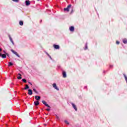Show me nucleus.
<instances>
[{"mask_svg": "<svg viewBox=\"0 0 127 127\" xmlns=\"http://www.w3.org/2000/svg\"><path fill=\"white\" fill-rule=\"evenodd\" d=\"M71 6H72V5L71 4H69L67 6V7L66 8H64V11L68 12L70 8H71Z\"/></svg>", "mask_w": 127, "mask_h": 127, "instance_id": "nucleus-1", "label": "nucleus"}, {"mask_svg": "<svg viewBox=\"0 0 127 127\" xmlns=\"http://www.w3.org/2000/svg\"><path fill=\"white\" fill-rule=\"evenodd\" d=\"M11 51L13 53V54H15L16 56H17V57H20V56H19V55L17 54V52H15L14 50H11Z\"/></svg>", "mask_w": 127, "mask_h": 127, "instance_id": "nucleus-2", "label": "nucleus"}, {"mask_svg": "<svg viewBox=\"0 0 127 127\" xmlns=\"http://www.w3.org/2000/svg\"><path fill=\"white\" fill-rule=\"evenodd\" d=\"M53 88H54V89L57 90V91H59V88H58V87H57L56 83H53Z\"/></svg>", "mask_w": 127, "mask_h": 127, "instance_id": "nucleus-3", "label": "nucleus"}, {"mask_svg": "<svg viewBox=\"0 0 127 127\" xmlns=\"http://www.w3.org/2000/svg\"><path fill=\"white\" fill-rule=\"evenodd\" d=\"M42 103H43V104L44 105H45V106H46V107H47L48 108H50V106H49V105L47 104V103H46V102H45V101L43 100L42 101Z\"/></svg>", "mask_w": 127, "mask_h": 127, "instance_id": "nucleus-4", "label": "nucleus"}, {"mask_svg": "<svg viewBox=\"0 0 127 127\" xmlns=\"http://www.w3.org/2000/svg\"><path fill=\"white\" fill-rule=\"evenodd\" d=\"M71 104L72 106V108H73V109L75 110V111H76V112H77V107L76 106V105L73 103H71Z\"/></svg>", "mask_w": 127, "mask_h": 127, "instance_id": "nucleus-5", "label": "nucleus"}, {"mask_svg": "<svg viewBox=\"0 0 127 127\" xmlns=\"http://www.w3.org/2000/svg\"><path fill=\"white\" fill-rule=\"evenodd\" d=\"M8 37L9 38V40H10V42H11L12 44H13V45H14V43L13 42V41L12 40V38H11V37L10 36V35H8Z\"/></svg>", "mask_w": 127, "mask_h": 127, "instance_id": "nucleus-6", "label": "nucleus"}, {"mask_svg": "<svg viewBox=\"0 0 127 127\" xmlns=\"http://www.w3.org/2000/svg\"><path fill=\"white\" fill-rule=\"evenodd\" d=\"M53 46L55 49H60V46H59V45H58L55 44L53 45Z\"/></svg>", "mask_w": 127, "mask_h": 127, "instance_id": "nucleus-7", "label": "nucleus"}, {"mask_svg": "<svg viewBox=\"0 0 127 127\" xmlns=\"http://www.w3.org/2000/svg\"><path fill=\"white\" fill-rule=\"evenodd\" d=\"M41 97L39 96H35V99L37 101H38L40 100Z\"/></svg>", "mask_w": 127, "mask_h": 127, "instance_id": "nucleus-8", "label": "nucleus"}, {"mask_svg": "<svg viewBox=\"0 0 127 127\" xmlns=\"http://www.w3.org/2000/svg\"><path fill=\"white\" fill-rule=\"evenodd\" d=\"M69 30L71 32H73V31H74V30H75V28L73 26H71L69 27Z\"/></svg>", "mask_w": 127, "mask_h": 127, "instance_id": "nucleus-9", "label": "nucleus"}, {"mask_svg": "<svg viewBox=\"0 0 127 127\" xmlns=\"http://www.w3.org/2000/svg\"><path fill=\"white\" fill-rule=\"evenodd\" d=\"M28 94L30 96H31V95H32V90H31V89H28Z\"/></svg>", "mask_w": 127, "mask_h": 127, "instance_id": "nucleus-10", "label": "nucleus"}, {"mask_svg": "<svg viewBox=\"0 0 127 127\" xmlns=\"http://www.w3.org/2000/svg\"><path fill=\"white\" fill-rule=\"evenodd\" d=\"M25 4L26 5L28 6L29 5V4H30V1L28 0H27L25 1Z\"/></svg>", "mask_w": 127, "mask_h": 127, "instance_id": "nucleus-11", "label": "nucleus"}, {"mask_svg": "<svg viewBox=\"0 0 127 127\" xmlns=\"http://www.w3.org/2000/svg\"><path fill=\"white\" fill-rule=\"evenodd\" d=\"M63 76L64 78H66L67 77V75L66 74V72H65V71L63 72Z\"/></svg>", "mask_w": 127, "mask_h": 127, "instance_id": "nucleus-12", "label": "nucleus"}, {"mask_svg": "<svg viewBox=\"0 0 127 127\" xmlns=\"http://www.w3.org/2000/svg\"><path fill=\"white\" fill-rule=\"evenodd\" d=\"M17 78L18 80H20L21 79V74H20V73H18Z\"/></svg>", "mask_w": 127, "mask_h": 127, "instance_id": "nucleus-13", "label": "nucleus"}, {"mask_svg": "<svg viewBox=\"0 0 127 127\" xmlns=\"http://www.w3.org/2000/svg\"><path fill=\"white\" fill-rule=\"evenodd\" d=\"M123 42L124 43V44H127V39H124L123 40Z\"/></svg>", "mask_w": 127, "mask_h": 127, "instance_id": "nucleus-14", "label": "nucleus"}, {"mask_svg": "<svg viewBox=\"0 0 127 127\" xmlns=\"http://www.w3.org/2000/svg\"><path fill=\"white\" fill-rule=\"evenodd\" d=\"M34 105H35V106H38V105H39V102H38V101H35L34 102Z\"/></svg>", "mask_w": 127, "mask_h": 127, "instance_id": "nucleus-15", "label": "nucleus"}, {"mask_svg": "<svg viewBox=\"0 0 127 127\" xmlns=\"http://www.w3.org/2000/svg\"><path fill=\"white\" fill-rule=\"evenodd\" d=\"M1 57L3 59L6 58V55L5 54H1Z\"/></svg>", "mask_w": 127, "mask_h": 127, "instance_id": "nucleus-16", "label": "nucleus"}, {"mask_svg": "<svg viewBox=\"0 0 127 127\" xmlns=\"http://www.w3.org/2000/svg\"><path fill=\"white\" fill-rule=\"evenodd\" d=\"M46 54H47V55L48 56V57H49L51 60H52V58H51V56L49 54H48V53H46Z\"/></svg>", "mask_w": 127, "mask_h": 127, "instance_id": "nucleus-17", "label": "nucleus"}, {"mask_svg": "<svg viewBox=\"0 0 127 127\" xmlns=\"http://www.w3.org/2000/svg\"><path fill=\"white\" fill-rule=\"evenodd\" d=\"M27 89H29V86H28V85L27 84H26L24 88V90H27Z\"/></svg>", "mask_w": 127, "mask_h": 127, "instance_id": "nucleus-18", "label": "nucleus"}, {"mask_svg": "<svg viewBox=\"0 0 127 127\" xmlns=\"http://www.w3.org/2000/svg\"><path fill=\"white\" fill-rule=\"evenodd\" d=\"M33 91L36 93V94H38V92L37 91H36V89H35V88H33Z\"/></svg>", "mask_w": 127, "mask_h": 127, "instance_id": "nucleus-19", "label": "nucleus"}, {"mask_svg": "<svg viewBox=\"0 0 127 127\" xmlns=\"http://www.w3.org/2000/svg\"><path fill=\"white\" fill-rule=\"evenodd\" d=\"M13 65V64L11 62H9L8 63V66H12Z\"/></svg>", "mask_w": 127, "mask_h": 127, "instance_id": "nucleus-20", "label": "nucleus"}, {"mask_svg": "<svg viewBox=\"0 0 127 127\" xmlns=\"http://www.w3.org/2000/svg\"><path fill=\"white\" fill-rule=\"evenodd\" d=\"M19 23L20 25H23V21H20Z\"/></svg>", "mask_w": 127, "mask_h": 127, "instance_id": "nucleus-21", "label": "nucleus"}, {"mask_svg": "<svg viewBox=\"0 0 127 127\" xmlns=\"http://www.w3.org/2000/svg\"><path fill=\"white\" fill-rule=\"evenodd\" d=\"M124 76L125 78V80L126 81V82H127V75H126V74H124Z\"/></svg>", "mask_w": 127, "mask_h": 127, "instance_id": "nucleus-22", "label": "nucleus"}, {"mask_svg": "<svg viewBox=\"0 0 127 127\" xmlns=\"http://www.w3.org/2000/svg\"><path fill=\"white\" fill-rule=\"evenodd\" d=\"M22 82H24V83H26V79H22Z\"/></svg>", "mask_w": 127, "mask_h": 127, "instance_id": "nucleus-23", "label": "nucleus"}, {"mask_svg": "<svg viewBox=\"0 0 127 127\" xmlns=\"http://www.w3.org/2000/svg\"><path fill=\"white\" fill-rule=\"evenodd\" d=\"M64 123L66 124V125H69V122L66 121V120H65L64 121Z\"/></svg>", "mask_w": 127, "mask_h": 127, "instance_id": "nucleus-24", "label": "nucleus"}, {"mask_svg": "<svg viewBox=\"0 0 127 127\" xmlns=\"http://www.w3.org/2000/svg\"><path fill=\"white\" fill-rule=\"evenodd\" d=\"M13 1H15V2H18L19 0H12Z\"/></svg>", "mask_w": 127, "mask_h": 127, "instance_id": "nucleus-25", "label": "nucleus"}, {"mask_svg": "<svg viewBox=\"0 0 127 127\" xmlns=\"http://www.w3.org/2000/svg\"><path fill=\"white\" fill-rule=\"evenodd\" d=\"M86 49H88V47L87 46V44H86L85 48L84 50H86Z\"/></svg>", "mask_w": 127, "mask_h": 127, "instance_id": "nucleus-26", "label": "nucleus"}, {"mask_svg": "<svg viewBox=\"0 0 127 127\" xmlns=\"http://www.w3.org/2000/svg\"><path fill=\"white\" fill-rule=\"evenodd\" d=\"M116 44H120V42L116 41Z\"/></svg>", "mask_w": 127, "mask_h": 127, "instance_id": "nucleus-27", "label": "nucleus"}, {"mask_svg": "<svg viewBox=\"0 0 127 127\" xmlns=\"http://www.w3.org/2000/svg\"><path fill=\"white\" fill-rule=\"evenodd\" d=\"M28 83H29V84L30 85H31V86H32V83H31V82H29Z\"/></svg>", "mask_w": 127, "mask_h": 127, "instance_id": "nucleus-28", "label": "nucleus"}, {"mask_svg": "<svg viewBox=\"0 0 127 127\" xmlns=\"http://www.w3.org/2000/svg\"><path fill=\"white\" fill-rule=\"evenodd\" d=\"M46 111H48V112H49V111H50V109H47Z\"/></svg>", "mask_w": 127, "mask_h": 127, "instance_id": "nucleus-29", "label": "nucleus"}, {"mask_svg": "<svg viewBox=\"0 0 127 127\" xmlns=\"http://www.w3.org/2000/svg\"><path fill=\"white\" fill-rule=\"evenodd\" d=\"M110 68H112V67H113V65H110Z\"/></svg>", "mask_w": 127, "mask_h": 127, "instance_id": "nucleus-30", "label": "nucleus"}, {"mask_svg": "<svg viewBox=\"0 0 127 127\" xmlns=\"http://www.w3.org/2000/svg\"><path fill=\"white\" fill-rule=\"evenodd\" d=\"M1 50H2V49H0V51H1Z\"/></svg>", "mask_w": 127, "mask_h": 127, "instance_id": "nucleus-31", "label": "nucleus"}, {"mask_svg": "<svg viewBox=\"0 0 127 127\" xmlns=\"http://www.w3.org/2000/svg\"><path fill=\"white\" fill-rule=\"evenodd\" d=\"M0 56H1V53H0Z\"/></svg>", "mask_w": 127, "mask_h": 127, "instance_id": "nucleus-32", "label": "nucleus"}, {"mask_svg": "<svg viewBox=\"0 0 127 127\" xmlns=\"http://www.w3.org/2000/svg\"><path fill=\"white\" fill-rule=\"evenodd\" d=\"M3 52H4V53H5V51H3Z\"/></svg>", "mask_w": 127, "mask_h": 127, "instance_id": "nucleus-33", "label": "nucleus"}, {"mask_svg": "<svg viewBox=\"0 0 127 127\" xmlns=\"http://www.w3.org/2000/svg\"><path fill=\"white\" fill-rule=\"evenodd\" d=\"M57 118L58 119V117H57Z\"/></svg>", "mask_w": 127, "mask_h": 127, "instance_id": "nucleus-34", "label": "nucleus"}, {"mask_svg": "<svg viewBox=\"0 0 127 127\" xmlns=\"http://www.w3.org/2000/svg\"><path fill=\"white\" fill-rule=\"evenodd\" d=\"M45 126H46V124H45Z\"/></svg>", "mask_w": 127, "mask_h": 127, "instance_id": "nucleus-35", "label": "nucleus"}, {"mask_svg": "<svg viewBox=\"0 0 127 127\" xmlns=\"http://www.w3.org/2000/svg\"><path fill=\"white\" fill-rule=\"evenodd\" d=\"M38 1H39V0H37Z\"/></svg>", "mask_w": 127, "mask_h": 127, "instance_id": "nucleus-36", "label": "nucleus"}]
</instances>
